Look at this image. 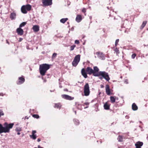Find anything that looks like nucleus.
Segmentation results:
<instances>
[{"mask_svg": "<svg viewBox=\"0 0 148 148\" xmlns=\"http://www.w3.org/2000/svg\"><path fill=\"white\" fill-rule=\"evenodd\" d=\"M14 124L13 123L8 124L5 123L4 124V127L0 123V134L2 133H8L10 131V129L12 128Z\"/></svg>", "mask_w": 148, "mask_h": 148, "instance_id": "f257e3e1", "label": "nucleus"}, {"mask_svg": "<svg viewBox=\"0 0 148 148\" xmlns=\"http://www.w3.org/2000/svg\"><path fill=\"white\" fill-rule=\"evenodd\" d=\"M50 65L47 64H43L40 66L39 71L42 76L45 75L47 71L50 68Z\"/></svg>", "mask_w": 148, "mask_h": 148, "instance_id": "f03ea898", "label": "nucleus"}, {"mask_svg": "<svg viewBox=\"0 0 148 148\" xmlns=\"http://www.w3.org/2000/svg\"><path fill=\"white\" fill-rule=\"evenodd\" d=\"M81 73L82 75L85 78L87 77V74L90 75L92 74L93 75V69L90 67H87L86 70L83 68L81 70Z\"/></svg>", "mask_w": 148, "mask_h": 148, "instance_id": "7ed1b4c3", "label": "nucleus"}, {"mask_svg": "<svg viewBox=\"0 0 148 148\" xmlns=\"http://www.w3.org/2000/svg\"><path fill=\"white\" fill-rule=\"evenodd\" d=\"M96 75L97 76H102L103 78L107 81H108L110 80V78L108 73L105 71H99L98 73V74Z\"/></svg>", "mask_w": 148, "mask_h": 148, "instance_id": "20e7f679", "label": "nucleus"}, {"mask_svg": "<svg viewBox=\"0 0 148 148\" xmlns=\"http://www.w3.org/2000/svg\"><path fill=\"white\" fill-rule=\"evenodd\" d=\"M32 8L31 6L29 4H27L25 5H23L21 8L22 12L23 14H26L27 11H30Z\"/></svg>", "mask_w": 148, "mask_h": 148, "instance_id": "39448f33", "label": "nucleus"}, {"mask_svg": "<svg viewBox=\"0 0 148 148\" xmlns=\"http://www.w3.org/2000/svg\"><path fill=\"white\" fill-rule=\"evenodd\" d=\"M43 7L51 5L52 4V0H42Z\"/></svg>", "mask_w": 148, "mask_h": 148, "instance_id": "423d86ee", "label": "nucleus"}, {"mask_svg": "<svg viewBox=\"0 0 148 148\" xmlns=\"http://www.w3.org/2000/svg\"><path fill=\"white\" fill-rule=\"evenodd\" d=\"M25 81V79L23 76L19 77L18 80L16 82V83L18 85H20L23 84Z\"/></svg>", "mask_w": 148, "mask_h": 148, "instance_id": "0eeeda50", "label": "nucleus"}, {"mask_svg": "<svg viewBox=\"0 0 148 148\" xmlns=\"http://www.w3.org/2000/svg\"><path fill=\"white\" fill-rule=\"evenodd\" d=\"M96 54L99 58L102 60L104 59L105 57L102 52L100 51L97 52L96 53Z\"/></svg>", "mask_w": 148, "mask_h": 148, "instance_id": "6e6552de", "label": "nucleus"}, {"mask_svg": "<svg viewBox=\"0 0 148 148\" xmlns=\"http://www.w3.org/2000/svg\"><path fill=\"white\" fill-rule=\"evenodd\" d=\"M89 87L88 83H86L84 87V92H89Z\"/></svg>", "mask_w": 148, "mask_h": 148, "instance_id": "1a4fd4ad", "label": "nucleus"}, {"mask_svg": "<svg viewBox=\"0 0 148 148\" xmlns=\"http://www.w3.org/2000/svg\"><path fill=\"white\" fill-rule=\"evenodd\" d=\"M93 76H97L96 75L98 74L99 69L96 66L93 67Z\"/></svg>", "mask_w": 148, "mask_h": 148, "instance_id": "9d476101", "label": "nucleus"}, {"mask_svg": "<svg viewBox=\"0 0 148 148\" xmlns=\"http://www.w3.org/2000/svg\"><path fill=\"white\" fill-rule=\"evenodd\" d=\"M16 31L18 35H19L22 36L23 34L24 31L23 29L20 27L16 29Z\"/></svg>", "mask_w": 148, "mask_h": 148, "instance_id": "9b49d317", "label": "nucleus"}, {"mask_svg": "<svg viewBox=\"0 0 148 148\" xmlns=\"http://www.w3.org/2000/svg\"><path fill=\"white\" fill-rule=\"evenodd\" d=\"M82 19V18L81 15L80 14L77 15L75 18L76 21L77 22L79 23L81 21Z\"/></svg>", "mask_w": 148, "mask_h": 148, "instance_id": "f8f14e48", "label": "nucleus"}, {"mask_svg": "<svg viewBox=\"0 0 148 148\" xmlns=\"http://www.w3.org/2000/svg\"><path fill=\"white\" fill-rule=\"evenodd\" d=\"M32 29L34 32H38L39 30V27L38 25H34L32 27Z\"/></svg>", "mask_w": 148, "mask_h": 148, "instance_id": "ddd939ff", "label": "nucleus"}, {"mask_svg": "<svg viewBox=\"0 0 148 148\" xmlns=\"http://www.w3.org/2000/svg\"><path fill=\"white\" fill-rule=\"evenodd\" d=\"M63 98L68 100H71L74 99L73 97H71L70 96L65 95H62Z\"/></svg>", "mask_w": 148, "mask_h": 148, "instance_id": "4468645a", "label": "nucleus"}, {"mask_svg": "<svg viewBox=\"0 0 148 148\" xmlns=\"http://www.w3.org/2000/svg\"><path fill=\"white\" fill-rule=\"evenodd\" d=\"M80 55L79 54L76 55L74 58V60L79 62L80 60Z\"/></svg>", "mask_w": 148, "mask_h": 148, "instance_id": "2eb2a0df", "label": "nucleus"}, {"mask_svg": "<svg viewBox=\"0 0 148 148\" xmlns=\"http://www.w3.org/2000/svg\"><path fill=\"white\" fill-rule=\"evenodd\" d=\"M16 16V14L14 13H12L11 14L10 18L12 19H14Z\"/></svg>", "mask_w": 148, "mask_h": 148, "instance_id": "dca6fc26", "label": "nucleus"}, {"mask_svg": "<svg viewBox=\"0 0 148 148\" xmlns=\"http://www.w3.org/2000/svg\"><path fill=\"white\" fill-rule=\"evenodd\" d=\"M106 92H110L111 91L110 86L108 85H106Z\"/></svg>", "mask_w": 148, "mask_h": 148, "instance_id": "f3484780", "label": "nucleus"}, {"mask_svg": "<svg viewBox=\"0 0 148 148\" xmlns=\"http://www.w3.org/2000/svg\"><path fill=\"white\" fill-rule=\"evenodd\" d=\"M132 109L134 110H136L138 109V107L135 103H133L132 106Z\"/></svg>", "mask_w": 148, "mask_h": 148, "instance_id": "a211bd4d", "label": "nucleus"}, {"mask_svg": "<svg viewBox=\"0 0 148 148\" xmlns=\"http://www.w3.org/2000/svg\"><path fill=\"white\" fill-rule=\"evenodd\" d=\"M147 21H143L142 24L140 27V29H142L145 26L146 24L147 23Z\"/></svg>", "mask_w": 148, "mask_h": 148, "instance_id": "6ab92c4d", "label": "nucleus"}, {"mask_svg": "<svg viewBox=\"0 0 148 148\" xmlns=\"http://www.w3.org/2000/svg\"><path fill=\"white\" fill-rule=\"evenodd\" d=\"M68 19L67 18H63L61 19L60 20V22L63 23H64Z\"/></svg>", "mask_w": 148, "mask_h": 148, "instance_id": "aec40b11", "label": "nucleus"}, {"mask_svg": "<svg viewBox=\"0 0 148 148\" xmlns=\"http://www.w3.org/2000/svg\"><path fill=\"white\" fill-rule=\"evenodd\" d=\"M75 60H73V62L72 63V65L73 66L75 67L77 65L78 63Z\"/></svg>", "mask_w": 148, "mask_h": 148, "instance_id": "412c9836", "label": "nucleus"}, {"mask_svg": "<svg viewBox=\"0 0 148 148\" xmlns=\"http://www.w3.org/2000/svg\"><path fill=\"white\" fill-rule=\"evenodd\" d=\"M114 50L116 52L117 54H118L119 53V49L117 47L114 49Z\"/></svg>", "mask_w": 148, "mask_h": 148, "instance_id": "4be33fe9", "label": "nucleus"}, {"mask_svg": "<svg viewBox=\"0 0 148 148\" xmlns=\"http://www.w3.org/2000/svg\"><path fill=\"white\" fill-rule=\"evenodd\" d=\"M27 23L26 22H23L20 25L19 27L21 28V27L24 26Z\"/></svg>", "mask_w": 148, "mask_h": 148, "instance_id": "5701e85b", "label": "nucleus"}, {"mask_svg": "<svg viewBox=\"0 0 148 148\" xmlns=\"http://www.w3.org/2000/svg\"><path fill=\"white\" fill-rule=\"evenodd\" d=\"M104 108L106 110H108L109 108V106L106 103H105L104 105Z\"/></svg>", "mask_w": 148, "mask_h": 148, "instance_id": "b1692460", "label": "nucleus"}, {"mask_svg": "<svg viewBox=\"0 0 148 148\" xmlns=\"http://www.w3.org/2000/svg\"><path fill=\"white\" fill-rule=\"evenodd\" d=\"M82 12L84 13L85 16L86 15V9L84 8H83L82 10Z\"/></svg>", "mask_w": 148, "mask_h": 148, "instance_id": "393cba45", "label": "nucleus"}, {"mask_svg": "<svg viewBox=\"0 0 148 148\" xmlns=\"http://www.w3.org/2000/svg\"><path fill=\"white\" fill-rule=\"evenodd\" d=\"M76 47V45H73L72 46H71L70 47V51H73L74 50V48Z\"/></svg>", "mask_w": 148, "mask_h": 148, "instance_id": "a878e982", "label": "nucleus"}, {"mask_svg": "<svg viewBox=\"0 0 148 148\" xmlns=\"http://www.w3.org/2000/svg\"><path fill=\"white\" fill-rule=\"evenodd\" d=\"M119 41V39H117L116 40L115 42V47H116L118 44V43Z\"/></svg>", "mask_w": 148, "mask_h": 148, "instance_id": "bb28decb", "label": "nucleus"}, {"mask_svg": "<svg viewBox=\"0 0 148 148\" xmlns=\"http://www.w3.org/2000/svg\"><path fill=\"white\" fill-rule=\"evenodd\" d=\"M110 100L112 102H114L115 101V99L113 97H110Z\"/></svg>", "mask_w": 148, "mask_h": 148, "instance_id": "cd10ccee", "label": "nucleus"}, {"mask_svg": "<svg viewBox=\"0 0 148 148\" xmlns=\"http://www.w3.org/2000/svg\"><path fill=\"white\" fill-rule=\"evenodd\" d=\"M31 137L34 139H35L36 138V135H32L30 136Z\"/></svg>", "mask_w": 148, "mask_h": 148, "instance_id": "c85d7f7f", "label": "nucleus"}, {"mask_svg": "<svg viewBox=\"0 0 148 148\" xmlns=\"http://www.w3.org/2000/svg\"><path fill=\"white\" fill-rule=\"evenodd\" d=\"M57 53H54L53 54L52 58H54L56 57L57 56Z\"/></svg>", "mask_w": 148, "mask_h": 148, "instance_id": "c756f323", "label": "nucleus"}, {"mask_svg": "<svg viewBox=\"0 0 148 148\" xmlns=\"http://www.w3.org/2000/svg\"><path fill=\"white\" fill-rule=\"evenodd\" d=\"M33 116L36 118H39V116L38 115L34 114L33 115Z\"/></svg>", "mask_w": 148, "mask_h": 148, "instance_id": "7c9ffc66", "label": "nucleus"}, {"mask_svg": "<svg viewBox=\"0 0 148 148\" xmlns=\"http://www.w3.org/2000/svg\"><path fill=\"white\" fill-rule=\"evenodd\" d=\"M136 55L135 53H134L132 55V59H134Z\"/></svg>", "mask_w": 148, "mask_h": 148, "instance_id": "2f4dec72", "label": "nucleus"}, {"mask_svg": "<svg viewBox=\"0 0 148 148\" xmlns=\"http://www.w3.org/2000/svg\"><path fill=\"white\" fill-rule=\"evenodd\" d=\"M118 140L119 141L121 142L122 141V138L121 136H119Z\"/></svg>", "mask_w": 148, "mask_h": 148, "instance_id": "473e14b6", "label": "nucleus"}, {"mask_svg": "<svg viewBox=\"0 0 148 148\" xmlns=\"http://www.w3.org/2000/svg\"><path fill=\"white\" fill-rule=\"evenodd\" d=\"M55 107L57 108H59L60 107V104L59 103L56 104Z\"/></svg>", "mask_w": 148, "mask_h": 148, "instance_id": "72a5a7b5", "label": "nucleus"}, {"mask_svg": "<svg viewBox=\"0 0 148 148\" xmlns=\"http://www.w3.org/2000/svg\"><path fill=\"white\" fill-rule=\"evenodd\" d=\"M75 43L77 44H79V42L78 40H76L75 41Z\"/></svg>", "mask_w": 148, "mask_h": 148, "instance_id": "f704fd0d", "label": "nucleus"}, {"mask_svg": "<svg viewBox=\"0 0 148 148\" xmlns=\"http://www.w3.org/2000/svg\"><path fill=\"white\" fill-rule=\"evenodd\" d=\"M89 93H84V94H82V95H85L86 96H88L89 95Z\"/></svg>", "mask_w": 148, "mask_h": 148, "instance_id": "c9c22d12", "label": "nucleus"}, {"mask_svg": "<svg viewBox=\"0 0 148 148\" xmlns=\"http://www.w3.org/2000/svg\"><path fill=\"white\" fill-rule=\"evenodd\" d=\"M3 113L2 111H0V116L1 115H3Z\"/></svg>", "mask_w": 148, "mask_h": 148, "instance_id": "e433bc0d", "label": "nucleus"}, {"mask_svg": "<svg viewBox=\"0 0 148 148\" xmlns=\"http://www.w3.org/2000/svg\"><path fill=\"white\" fill-rule=\"evenodd\" d=\"M36 132V131L35 130L33 131L32 132V135H34V134Z\"/></svg>", "mask_w": 148, "mask_h": 148, "instance_id": "4c0bfd02", "label": "nucleus"}, {"mask_svg": "<svg viewBox=\"0 0 148 148\" xmlns=\"http://www.w3.org/2000/svg\"><path fill=\"white\" fill-rule=\"evenodd\" d=\"M16 130L17 131H20V129H18L17 128L16 129Z\"/></svg>", "mask_w": 148, "mask_h": 148, "instance_id": "58836bf2", "label": "nucleus"}, {"mask_svg": "<svg viewBox=\"0 0 148 148\" xmlns=\"http://www.w3.org/2000/svg\"><path fill=\"white\" fill-rule=\"evenodd\" d=\"M99 77H100L99 78L101 79H102L103 78L102 76H100Z\"/></svg>", "mask_w": 148, "mask_h": 148, "instance_id": "ea45409f", "label": "nucleus"}, {"mask_svg": "<svg viewBox=\"0 0 148 148\" xmlns=\"http://www.w3.org/2000/svg\"><path fill=\"white\" fill-rule=\"evenodd\" d=\"M64 91H66V92H68L69 91L67 89H64Z\"/></svg>", "mask_w": 148, "mask_h": 148, "instance_id": "a19ab883", "label": "nucleus"}, {"mask_svg": "<svg viewBox=\"0 0 148 148\" xmlns=\"http://www.w3.org/2000/svg\"><path fill=\"white\" fill-rule=\"evenodd\" d=\"M40 138H38L37 139V141L38 142H40Z\"/></svg>", "mask_w": 148, "mask_h": 148, "instance_id": "79ce46f5", "label": "nucleus"}, {"mask_svg": "<svg viewBox=\"0 0 148 148\" xmlns=\"http://www.w3.org/2000/svg\"><path fill=\"white\" fill-rule=\"evenodd\" d=\"M0 96H3V93H0Z\"/></svg>", "mask_w": 148, "mask_h": 148, "instance_id": "37998d69", "label": "nucleus"}, {"mask_svg": "<svg viewBox=\"0 0 148 148\" xmlns=\"http://www.w3.org/2000/svg\"><path fill=\"white\" fill-rule=\"evenodd\" d=\"M22 40V38H20V40H20V41H21V40Z\"/></svg>", "mask_w": 148, "mask_h": 148, "instance_id": "c03bdc74", "label": "nucleus"}, {"mask_svg": "<svg viewBox=\"0 0 148 148\" xmlns=\"http://www.w3.org/2000/svg\"><path fill=\"white\" fill-rule=\"evenodd\" d=\"M125 82L126 83V84H127L128 83V82H127L126 81H125Z\"/></svg>", "mask_w": 148, "mask_h": 148, "instance_id": "a18cd8bd", "label": "nucleus"}, {"mask_svg": "<svg viewBox=\"0 0 148 148\" xmlns=\"http://www.w3.org/2000/svg\"><path fill=\"white\" fill-rule=\"evenodd\" d=\"M107 93L108 95H110L111 93Z\"/></svg>", "mask_w": 148, "mask_h": 148, "instance_id": "49530a36", "label": "nucleus"}, {"mask_svg": "<svg viewBox=\"0 0 148 148\" xmlns=\"http://www.w3.org/2000/svg\"><path fill=\"white\" fill-rule=\"evenodd\" d=\"M20 134V133L19 132H18V133H17V134H18V135H19Z\"/></svg>", "mask_w": 148, "mask_h": 148, "instance_id": "de8ad7c7", "label": "nucleus"}, {"mask_svg": "<svg viewBox=\"0 0 148 148\" xmlns=\"http://www.w3.org/2000/svg\"><path fill=\"white\" fill-rule=\"evenodd\" d=\"M38 147H39V148H43V147H40L39 146H38Z\"/></svg>", "mask_w": 148, "mask_h": 148, "instance_id": "09e8293b", "label": "nucleus"}, {"mask_svg": "<svg viewBox=\"0 0 148 148\" xmlns=\"http://www.w3.org/2000/svg\"><path fill=\"white\" fill-rule=\"evenodd\" d=\"M35 148H37L35 147Z\"/></svg>", "mask_w": 148, "mask_h": 148, "instance_id": "8fccbe9b", "label": "nucleus"}]
</instances>
